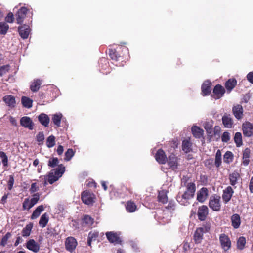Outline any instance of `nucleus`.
Listing matches in <instances>:
<instances>
[{
	"mask_svg": "<svg viewBox=\"0 0 253 253\" xmlns=\"http://www.w3.org/2000/svg\"><path fill=\"white\" fill-rule=\"evenodd\" d=\"M182 186H185L186 189L184 191H180L177 196V201L181 205L187 206L190 204L189 200L192 199L195 195L196 191L195 184L190 181L188 182L187 177L183 176L181 179Z\"/></svg>",
	"mask_w": 253,
	"mask_h": 253,
	"instance_id": "1",
	"label": "nucleus"
},
{
	"mask_svg": "<svg viewBox=\"0 0 253 253\" xmlns=\"http://www.w3.org/2000/svg\"><path fill=\"white\" fill-rule=\"evenodd\" d=\"M65 171V167L62 164L59 165L56 169L52 170L48 175V182L50 184H52L56 181Z\"/></svg>",
	"mask_w": 253,
	"mask_h": 253,
	"instance_id": "2",
	"label": "nucleus"
},
{
	"mask_svg": "<svg viewBox=\"0 0 253 253\" xmlns=\"http://www.w3.org/2000/svg\"><path fill=\"white\" fill-rule=\"evenodd\" d=\"M210 208L214 211H219L220 209V197L217 195H213L210 197L209 202Z\"/></svg>",
	"mask_w": 253,
	"mask_h": 253,
	"instance_id": "3",
	"label": "nucleus"
},
{
	"mask_svg": "<svg viewBox=\"0 0 253 253\" xmlns=\"http://www.w3.org/2000/svg\"><path fill=\"white\" fill-rule=\"evenodd\" d=\"M83 202L86 205H92L94 202L95 195L88 191H83L81 195Z\"/></svg>",
	"mask_w": 253,
	"mask_h": 253,
	"instance_id": "4",
	"label": "nucleus"
},
{
	"mask_svg": "<svg viewBox=\"0 0 253 253\" xmlns=\"http://www.w3.org/2000/svg\"><path fill=\"white\" fill-rule=\"evenodd\" d=\"M208 228L206 227H199L196 229L194 234V240L195 243H200L202 240L203 234L208 231Z\"/></svg>",
	"mask_w": 253,
	"mask_h": 253,
	"instance_id": "5",
	"label": "nucleus"
},
{
	"mask_svg": "<svg viewBox=\"0 0 253 253\" xmlns=\"http://www.w3.org/2000/svg\"><path fill=\"white\" fill-rule=\"evenodd\" d=\"M242 131L245 137H251L253 135V125L249 122L244 123L242 124Z\"/></svg>",
	"mask_w": 253,
	"mask_h": 253,
	"instance_id": "6",
	"label": "nucleus"
},
{
	"mask_svg": "<svg viewBox=\"0 0 253 253\" xmlns=\"http://www.w3.org/2000/svg\"><path fill=\"white\" fill-rule=\"evenodd\" d=\"M65 245L66 249L70 252L72 253L75 250L77 245V242L74 237H69L66 239Z\"/></svg>",
	"mask_w": 253,
	"mask_h": 253,
	"instance_id": "7",
	"label": "nucleus"
},
{
	"mask_svg": "<svg viewBox=\"0 0 253 253\" xmlns=\"http://www.w3.org/2000/svg\"><path fill=\"white\" fill-rule=\"evenodd\" d=\"M219 240L223 249L225 251L228 250L231 247V241L228 237L222 234L220 236Z\"/></svg>",
	"mask_w": 253,
	"mask_h": 253,
	"instance_id": "8",
	"label": "nucleus"
},
{
	"mask_svg": "<svg viewBox=\"0 0 253 253\" xmlns=\"http://www.w3.org/2000/svg\"><path fill=\"white\" fill-rule=\"evenodd\" d=\"M208 196V190L207 188L203 187L197 193V200L203 203L205 201Z\"/></svg>",
	"mask_w": 253,
	"mask_h": 253,
	"instance_id": "9",
	"label": "nucleus"
},
{
	"mask_svg": "<svg viewBox=\"0 0 253 253\" xmlns=\"http://www.w3.org/2000/svg\"><path fill=\"white\" fill-rule=\"evenodd\" d=\"M26 247L29 250L35 253H38L40 250V245L34 239H30L26 243Z\"/></svg>",
	"mask_w": 253,
	"mask_h": 253,
	"instance_id": "10",
	"label": "nucleus"
},
{
	"mask_svg": "<svg viewBox=\"0 0 253 253\" xmlns=\"http://www.w3.org/2000/svg\"><path fill=\"white\" fill-rule=\"evenodd\" d=\"M209 210L207 206L203 205L199 207L198 211V216L199 220L204 221L208 214Z\"/></svg>",
	"mask_w": 253,
	"mask_h": 253,
	"instance_id": "11",
	"label": "nucleus"
},
{
	"mask_svg": "<svg viewBox=\"0 0 253 253\" xmlns=\"http://www.w3.org/2000/svg\"><path fill=\"white\" fill-rule=\"evenodd\" d=\"M20 124L25 128H28L30 130L33 129V123L31 118L29 117H23L20 119Z\"/></svg>",
	"mask_w": 253,
	"mask_h": 253,
	"instance_id": "12",
	"label": "nucleus"
},
{
	"mask_svg": "<svg viewBox=\"0 0 253 253\" xmlns=\"http://www.w3.org/2000/svg\"><path fill=\"white\" fill-rule=\"evenodd\" d=\"M27 9L24 7H21L15 14L17 22L21 24L26 17Z\"/></svg>",
	"mask_w": 253,
	"mask_h": 253,
	"instance_id": "13",
	"label": "nucleus"
},
{
	"mask_svg": "<svg viewBox=\"0 0 253 253\" xmlns=\"http://www.w3.org/2000/svg\"><path fill=\"white\" fill-rule=\"evenodd\" d=\"M232 112L235 117L238 120L241 119L243 115V109L242 105L237 104L232 108Z\"/></svg>",
	"mask_w": 253,
	"mask_h": 253,
	"instance_id": "14",
	"label": "nucleus"
},
{
	"mask_svg": "<svg viewBox=\"0 0 253 253\" xmlns=\"http://www.w3.org/2000/svg\"><path fill=\"white\" fill-rule=\"evenodd\" d=\"M107 239L111 243L115 244L119 243L121 242L118 235L113 232H107L106 233Z\"/></svg>",
	"mask_w": 253,
	"mask_h": 253,
	"instance_id": "15",
	"label": "nucleus"
},
{
	"mask_svg": "<svg viewBox=\"0 0 253 253\" xmlns=\"http://www.w3.org/2000/svg\"><path fill=\"white\" fill-rule=\"evenodd\" d=\"M222 123L226 128H232L233 124V121L230 115L226 113L224 114L222 118Z\"/></svg>",
	"mask_w": 253,
	"mask_h": 253,
	"instance_id": "16",
	"label": "nucleus"
},
{
	"mask_svg": "<svg viewBox=\"0 0 253 253\" xmlns=\"http://www.w3.org/2000/svg\"><path fill=\"white\" fill-rule=\"evenodd\" d=\"M19 33L23 39H27L30 32V29L28 26L24 25L19 27Z\"/></svg>",
	"mask_w": 253,
	"mask_h": 253,
	"instance_id": "17",
	"label": "nucleus"
},
{
	"mask_svg": "<svg viewBox=\"0 0 253 253\" xmlns=\"http://www.w3.org/2000/svg\"><path fill=\"white\" fill-rule=\"evenodd\" d=\"M233 192V190L230 186H228L225 190H224L222 195V199L225 203H227L230 201Z\"/></svg>",
	"mask_w": 253,
	"mask_h": 253,
	"instance_id": "18",
	"label": "nucleus"
},
{
	"mask_svg": "<svg viewBox=\"0 0 253 253\" xmlns=\"http://www.w3.org/2000/svg\"><path fill=\"white\" fill-rule=\"evenodd\" d=\"M3 101L5 102L7 106L10 108H13L16 104L15 97L11 95H6L3 97Z\"/></svg>",
	"mask_w": 253,
	"mask_h": 253,
	"instance_id": "19",
	"label": "nucleus"
},
{
	"mask_svg": "<svg viewBox=\"0 0 253 253\" xmlns=\"http://www.w3.org/2000/svg\"><path fill=\"white\" fill-rule=\"evenodd\" d=\"M168 165L169 167L173 170H175L177 168V158L175 155L171 154L169 157Z\"/></svg>",
	"mask_w": 253,
	"mask_h": 253,
	"instance_id": "20",
	"label": "nucleus"
},
{
	"mask_svg": "<svg viewBox=\"0 0 253 253\" xmlns=\"http://www.w3.org/2000/svg\"><path fill=\"white\" fill-rule=\"evenodd\" d=\"M156 161L160 164H165L166 162L167 157L164 152L161 150H159L155 155Z\"/></svg>",
	"mask_w": 253,
	"mask_h": 253,
	"instance_id": "21",
	"label": "nucleus"
},
{
	"mask_svg": "<svg viewBox=\"0 0 253 253\" xmlns=\"http://www.w3.org/2000/svg\"><path fill=\"white\" fill-rule=\"evenodd\" d=\"M182 149L185 153L190 152L192 150V143L189 138L183 140L182 143Z\"/></svg>",
	"mask_w": 253,
	"mask_h": 253,
	"instance_id": "22",
	"label": "nucleus"
},
{
	"mask_svg": "<svg viewBox=\"0 0 253 253\" xmlns=\"http://www.w3.org/2000/svg\"><path fill=\"white\" fill-rule=\"evenodd\" d=\"M38 120L39 122L44 126H48L50 119L48 116L44 113H41L38 116Z\"/></svg>",
	"mask_w": 253,
	"mask_h": 253,
	"instance_id": "23",
	"label": "nucleus"
},
{
	"mask_svg": "<svg viewBox=\"0 0 253 253\" xmlns=\"http://www.w3.org/2000/svg\"><path fill=\"white\" fill-rule=\"evenodd\" d=\"M211 83L209 81H205L202 85V92L204 95H209L211 92Z\"/></svg>",
	"mask_w": 253,
	"mask_h": 253,
	"instance_id": "24",
	"label": "nucleus"
},
{
	"mask_svg": "<svg viewBox=\"0 0 253 253\" xmlns=\"http://www.w3.org/2000/svg\"><path fill=\"white\" fill-rule=\"evenodd\" d=\"M191 131L193 136L197 138H200L203 135V130L197 126H193L191 128Z\"/></svg>",
	"mask_w": 253,
	"mask_h": 253,
	"instance_id": "25",
	"label": "nucleus"
},
{
	"mask_svg": "<svg viewBox=\"0 0 253 253\" xmlns=\"http://www.w3.org/2000/svg\"><path fill=\"white\" fill-rule=\"evenodd\" d=\"M231 220L232 226L235 229L238 228L241 224V220L239 215L237 214H233L231 216Z\"/></svg>",
	"mask_w": 253,
	"mask_h": 253,
	"instance_id": "26",
	"label": "nucleus"
},
{
	"mask_svg": "<svg viewBox=\"0 0 253 253\" xmlns=\"http://www.w3.org/2000/svg\"><path fill=\"white\" fill-rule=\"evenodd\" d=\"M44 210V207L43 205H40L37 207V208L34 211L32 214L31 215V218L32 219H35L37 218L41 213V212Z\"/></svg>",
	"mask_w": 253,
	"mask_h": 253,
	"instance_id": "27",
	"label": "nucleus"
},
{
	"mask_svg": "<svg viewBox=\"0 0 253 253\" xmlns=\"http://www.w3.org/2000/svg\"><path fill=\"white\" fill-rule=\"evenodd\" d=\"M224 92V88L220 85H216L213 89V93L217 96L216 98H217L221 97Z\"/></svg>",
	"mask_w": 253,
	"mask_h": 253,
	"instance_id": "28",
	"label": "nucleus"
},
{
	"mask_svg": "<svg viewBox=\"0 0 253 253\" xmlns=\"http://www.w3.org/2000/svg\"><path fill=\"white\" fill-rule=\"evenodd\" d=\"M49 220V216L47 213L42 215L39 221V225L42 228L45 227Z\"/></svg>",
	"mask_w": 253,
	"mask_h": 253,
	"instance_id": "29",
	"label": "nucleus"
},
{
	"mask_svg": "<svg viewBox=\"0 0 253 253\" xmlns=\"http://www.w3.org/2000/svg\"><path fill=\"white\" fill-rule=\"evenodd\" d=\"M41 84V81L40 80H34L30 85V89L32 92H37L40 88Z\"/></svg>",
	"mask_w": 253,
	"mask_h": 253,
	"instance_id": "30",
	"label": "nucleus"
},
{
	"mask_svg": "<svg viewBox=\"0 0 253 253\" xmlns=\"http://www.w3.org/2000/svg\"><path fill=\"white\" fill-rule=\"evenodd\" d=\"M21 102L23 106L26 108H30L32 106L33 100L27 97H22Z\"/></svg>",
	"mask_w": 253,
	"mask_h": 253,
	"instance_id": "31",
	"label": "nucleus"
},
{
	"mask_svg": "<svg viewBox=\"0 0 253 253\" xmlns=\"http://www.w3.org/2000/svg\"><path fill=\"white\" fill-rule=\"evenodd\" d=\"M62 117L61 113H56L53 114L52 117V120L57 126L59 127L60 126L61 120Z\"/></svg>",
	"mask_w": 253,
	"mask_h": 253,
	"instance_id": "32",
	"label": "nucleus"
},
{
	"mask_svg": "<svg viewBox=\"0 0 253 253\" xmlns=\"http://www.w3.org/2000/svg\"><path fill=\"white\" fill-rule=\"evenodd\" d=\"M237 84V81L234 79H231L227 81L225 84L226 88L230 91L235 87Z\"/></svg>",
	"mask_w": 253,
	"mask_h": 253,
	"instance_id": "33",
	"label": "nucleus"
},
{
	"mask_svg": "<svg viewBox=\"0 0 253 253\" xmlns=\"http://www.w3.org/2000/svg\"><path fill=\"white\" fill-rule=\"evenodd\" d=\"M33 227V224L30 223L27 224L25 227H24L22 231V235L23 237H28L30 235L31 230Z\"/></svg>",
	"mask_w": 253,
	"mask_h": 253,
	"instance_id": "34",
	"label": "nucleus"
},
{
	"mask_svg": "<svg viewBox=\"0 0 253 253\" xmlns=\"http://www.w3.org/2000/svg\"><path fill=\"white\" fill-rule=\"evenodd\" d=\"M234 142L236 143V145L237 147L241 146L243 143H242V136L241 133L240 132H236L235 134L234 137Z\"/></svg>",
	"mask_w": 253,
	"mask_h": 253,
	"instance_id": "35",
	"label": "nucleus"
},
{
	"mask_svg": "<svg viewBox=\"0 0 253 253\" xmlns=\"http://www.w3.org/2000/svg\"><path fill=\"white\" fill-rule=\"evenodd\" d=\"M239 177V174L237 172H234L229 175L230 184L234 186L236 184L237 179Z\"/></svg>",
	"mask_w": 253,
	"mask_h": 253,
	"instance_id": "36",
	"label": "nucleus"
},
{
	"mask_svg": "<svg viewBox=\"0 0 253 253\" xmlns=\"http://www.w3.org/2000/svg\"><path fill=\"white\" fill-rule=\"evenodd\" d=\"M126 210L129 212H133L135 211L136 209V206L135 204L132 201L127 202L126 206Z\"/></svg>",
	"mask_w": 253,
	"mask_h": 253,
	"instance_id": "37",
	"label": "nucleus"
},
{
	"mask_svg": "<svg viewBox=\"0 0 253 253\" xmlns=\"http://www.w3.org/2000/svg\"><path fill=\"white\" fill-rule=\"evenodd\" d=\"M98 236V232H90L88 234L87 244L89 246L91 245V243L92 241L96 240Z\"/></svg>",
	"mask_w": 253,
	"mask_h": 253,
	"instance_id": "38",
	"label": "nucleus"
},
{
	"mask_svg": "<svg viewBox=\"0 0 253 253\" xmlns=\"http://www.w3.org/2000/svg\"><path fill=\"white\" fill-rule=\"evenodd\" d=\"M9 29L8 25L5 22H0V34L5 35Z\"/></svg>",
	"mask_w": 253,
	"mask_h": 253,
	"instance_id": "39",
	"label": "nucleus"
},
{
	"mask_svg": "<svg viewBox=\"0 0 253 253\" xmlns=\"http://www.w3.org/2000/svg\"><path fill=\"white\" fill-rule=\"evenodd\" d=\"M83 220V223L87 226H91L93 223V219L88 215H84Z\"/></svg>",
	"mask_w": 253,
	"mask_h": 253,
	"instance_id": "40",
	"label": "nucleus"
},
{
	"mask_svg": "<svg viewBox=\"0 0 253 253\" xmlns=\"http://www.w3.org/2000/svg\"><path fill=\"white\" fill-rule=\"evenodd\" d=\"M233 154L231 152L227 151L223 156V161L226 163H229L232 161Z\"/></svg>",
	"mask_w": 253,
	"mask_h": 253,
	"instance_id": "41",
	"label": "nucleus"
},
{
	"mask_svg": "<svg viewBox=\"0 0 253 253\" xmlns=\"http://www.w3.org/2000/svg\"><path fill=\"white\" fill-rule=\"evenodd\" d=\"M55 138L53 135L49 136L46 140V145L48 148H51L55 145Z\"/></svg>",
	"mask_w": 253,
	"mask_h": 253,
	"instance_id": "42",
	"label": "nucleus"
},
{
	"mask_svg": "<svg viewBox=\"0 0 253 253\" xmlns=\"http://www.w3.org/2000/svg\"><path fill=\"white\" fill-rule=\"evenodd\" d=\"M221 163V153L219 150H218L216 153L215 164L217 167H218Z\"/></svg>",
	"mask_w": 253,
	"mask_h": 253,
	"instance_id": "43",
	"label": "nucleus"
},
{
	"mask_svg": "<svg viewBox=\"0 0 253 253\" xmlns=\"http://www.w3.org/2000/svg\"><path fill=\"white\" fill-rule=\"evenodd\" d=\"M246 243V239L244 237H240L237 241V247L239 249H243Z\"/></svg>",
	"mask_w": 253,
	"mask_h": 253,
	"instance_id": "44",
	"label": "nucleus"
},
{
	"mask_svg": "<svg viewBox=\"0 0 253 253\" xmlns=\"http://www.w3.org/2000/svg\"><path fill=\"white\" fill-rule=\"evenodd\" d=\"M159 201L163 203H165L167 202V197L165 192L162 191L159 192L158 195Z\"/></svg>",
	"mask_w": 253,
	"mask_h": 253,
	"instance_id": "45",
	"label": "nucleus"
},
{
	"mask_svg": "<svg viewBox=\"0 0 253 253\" xmlns=\"http://www.w3.org/2000/svg\"><path fill=\"white\" fill-rule=\"evenodd\" d=\"M11 237V234L9 232H7L4 236L1 239L0 245L2 246H5L7 243L8 240Z\"/></svg>",
	"mask_w": 253,
	"mask_h": 253,
	"instance_id": "46",
	"label": "nucleus"
},
{
	"mask_svg": "<svg viewBox=\"0 0 253 253\" xmlns=\"http://www.w3.org/2000/svg\"><path fill=\"white\" fill-rule=\"evenodd\" d=\"M74 155V152L72 149H68L65 152V160L67 161H69Z\"/></svg>",
	"mask_w": 253,
	"mask_h": 253,
	"instance_id": "47",
	"label": "nucleus"
},
{
	"mask_svg": "<svg viewBox=\"0 0 253 253\" xmlns=\"http://www.w3.org/2000/svg\"><path fill=\"white\" fill-rule=\"evenodd\" d=\"M231 135L229 132H224L221 136V140L223 142L227 143L230 139Z\"/></svg>",
	"mask_w": 253,
	"mask_h": 253,
	"instance_id": "48",
	"label": "nucleus"
},
{
	"mask_svg": "<svg viewBox=\"0 0 253 253\" xmlns=\"http://www.w3.org/2000/svg\"><path fill=\"white\" fill-rule=\"evenodd\" d=\"M59 164V160L57 158H52L48 161V166L51 167H55Z\"/></svg>",
	"mask_w": 253,
	"mask_h": 253,
	"instance_id": "49",
	"label": "nucleus"
},
{
	"mask_svg": "<svg viewBox=\"0 0 253 253\" xmlns=\"http://www.w3.org/2000/svg\"><path fill=\"white\" fill-rule=\"evenodd\" d=\"M40 199V195L39 193H36L34 194L33 197L31 199L30 201L31 203V205L32 206H34L39 200Z\"/></svg>",
	"mask_w": 253,
	"mask_h": 253,
	"instance_id": "50",
	"label": "nucleus"
},
{
	"mask_svg": "<svg viewBox=\"0 0 253 253\" xmlns=\"http://www.w3.org/2000/svg\"><path fill=\"white\" fill-rule=\"evenodd\" d=\"M9 70V65H6L0 67V76H2L3 75L8 72Z\"/></svg>",
	"mask_w": 253,
	"mask_h": 253,
	"instance_id": "51",
	"label": "nucleus"
},
{
	"mask_svg": "<svg viewBox=\"0 0 253 253\" xmlns=\"http://www.w3.org/2000/svg\"><path fill=\"white\" fill-rule=\"evenodd\" d=\"M33 206L31 205V203L29 200V199H25L23 203V208L24 209L29 210Z\"/></svg>",
	"mask_w": 253,
	"mask_h": 253,
	"instance_id": "52",
	"label": "nucleus"
},
{
	"mask_svg": "<svg viewBox=\"0 0 253 253\" xmlns=\"http://www.w3.org/2000/svg\"><path fill=\"white\" fill-rule=\"evenodd\" d=\"M44 139V136L43 132H40L37 135V140L39 144L42 143Z\"/></svg>",
	"mask_w": 253,
	"mask_h": 253,
	"instance_id": "53",
	"label": "nucleus"
},
{
	"mask_svg": "<svg viewBox=\"0 0 253 253\" xmlns=\"http://www.w3.org/2000/svg\"><path fill=\"white\" fill-rule=\"evenodd\" d=\"M212 125L210 123L206 122L204 124V128L206 130L207 133H211L212 131Z\"/></svg>",
	"mask_w": 253,
	"mask_h": 253,
	"instance_id": "54",
	"label": "nucleus"
},
{
	"mask_svg": "<svg viewBox=\"0 0 253 253\" xmlns=\"http://www.w3.org/2000/svg\"><path fill=\"white\" fill-rule=\"evenodd\" d=\"M14 19V15L12 12H9L5 17V21L10 23H13Z\"/></svg>",
	"mask_w": 253,
	"mask_h": 253,
	"instance_id": "55",
	"label": "nucleus"
},
{
	"mask_svg": "<svg viewBox=\"0 0 253 253\" xmlns=\"http://www.w3.org/2000/svg\"><path fill=\"white\" fill-rule=\"evenodd\" d=\"M39 190V187L37 186L36 183H33L31 184V187L30 189V191L31 193H34L37 191Z\"/></svg>",
	"mask_w": 253,
	"mask_h": 253,
	"instance_id": "56",
	"label": "nucleus"
},
{
	"mask_svg": "<svg viewBox=\"0 0 253 253\" xmlns=\"http://www.w3.org/2000/svg\"><path fill=\"white\" fill-rule=\"evenodd\" d=\"M250 156V150L249 148H246L243 151V157L249 158Z\"/></svg>",
	"mask_w": 253,
	"mask_h": 253,
	"instance_id": "57",
	"label": "nucleus"
},
{
	"mask_svg": "<svg viewBox=\"0 0 253 253\" xmlns=\"http://www.w3.org/2000/svg\"><path fill=\"white\" fill-rule=\"evenodd\" d=\"M14 178L13 176H10L9 180L8 181V188L9 190L11 189V188L13 187V184H14Z\"/></svg>",
	"mask_w": 253,
	"mask_h": 253,
	"instance_id": "58",
	"label": "nucleus"
},
{
	"mask_svg": "<svg viewBox=\"0 0 253 253\" xmlns=\"http://www.w3.org/2000/svg\"><path fill=\"white\" fill-rule=\"evenodd\" d=\"M247 80L252 84H253V72H250L247 76Z\"/></svg>",
	"mask_w": 253,
	"mask_h": 253,
	"instance_id": "59",
	"label": "nucleus"
},
{
	"mask_svg": "<svg viewBox=\"0 0 253 253\" xmlns=\"http://www.w3.org/2000/svg\"><path fill=\"white\" fill-rule=\"evenodd\" d=\"M109 56L112 59H114V60H117V56L115 53V52L114 51H113L112 50H109Z\"/></svg>",
	"mask_w": 253,
	"mask_h": 253,
	"instance_id": "60",
	"label": "nucleus"
},
{
	"mask_svg": "<svg viewBox=\"0 0 253 253\" xmlns=\"http://www.w3.org/2000/svg\"><path fill=\"white\" fill-rule=\"evenodd\" d=\"M64 151L63 147L61 145H59L57 149V152L59 155H61Z\"/></svg>",
	"mask_w": 253,
	"mask_h": 253,
	"instance_id": "61",
	"label": "nucleus"
},
{
	"mask_svg": "<svg viewBox=\"0 0 253 253\" xmlns=\"http://www.w3.org/2000/svg\"><path fill=\"white\" fill-rule=\"evenodd\" d=\"M22 242V239L21 238V237L20 236L17 237L16 240L14 243V246H17L19 245V244H20Z\"/></svg>",
	"mask_w": 253,
	"mask_h": 253,
	"instance_id": "62",
	"label": "nucleus"
},
{
	"mask_svg": "<svg viewBox=\"0 0 253 253\" xmlns=\"http://www.w3.org/2000/svg\"><path fill=\"white\" fill-rule=\"evenodd\" d=\"M175 207V205L172 202H170V203H169L168 205L166 207V208L167 209H172L173 210L174 209V208Z\"/></svg>",
	"mask_w": 253,
	"mask_h": 253,
	"instance_id": "63",
	"label": "nucleus"
},
{
	"mask_svg": "<svg viewBox=\"0 0 253 253\" xmlns=\"http://www.w3.org/2000/svg\"><path fill=\"white\" fill-rule=\"evenodd\" d=\"M250 189L252 193H253V176L252 177L250 183Z\"/></svg>",
	"mask_w": 253,
	"mask_h": 253,
	"instance_id": "64",
	"label": "nucleus"
}]
</instances>
